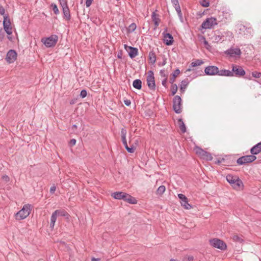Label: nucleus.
I'll list each match as a JSON object with an SVG mask.
<instances>
[{
  "label": "nucleus",
  "mask_w": 261,
  "mask_h": 261,
  "mask_svg": "<svg viewBox=\"0 0 261 261\" xmlns=\"http://www.w3.org/2000/svg\"><path fill=\"white\" fill-rule=\"evenodd\" d=\"M227 181L231 185L233 189L239 190L243 187L242 180L236 175L228 174L226 176Z\"/></svg>",
  "instance_id": "1"
},
{
  "label": "nucleus",
  "mask_w": 261,
  "mask_h": 261,
  "mask_svg": "<svg viewBox=\"0 0 261 261\" xmlns=\"http://www.w3.org/2000/svg\"><path fill=\"white\" fill-rule=\"evenodd\" d=\"M32 208V206L31 204L24 205L23 207L15 214L16 220H21L26 218L30 214Z\"/></svg>",
  "instance_id": "2"
},
{
  "label": "nucleus",
  "mask_w": 261,
  "mask_h": 261,
  "mask_svg": "<svg viewBox=\"0 0 261 261\" xmlns=\"http://www.w3.org/2000/svg\"><path fill=\"white\" fill-rule=\"evenodd\" d=\"M58 41V36L57 35H51L48 37H44L41 39V42L46 47H51L56 45Z\"/></svg>",
  "instance_id": "3"
},
{
  "label": "nucleus",
  "mask_w": 261,
  "mask_h": 261,
  "mask_svg": "<svg viewBox=\"0 0 261 261\" xmlns=\"http://www.w3.org/2000/svg\"><path fill=\"white\" fill-rule=\"evenodd\" d=\"M217 24V21L215 17H210L206 19L201 24V28L204 29H211Z\"/></svg>",
  "instance_id": "4"
},
{
  "label": "nucleus",
  "mask_w": 261,
  "mask_h": 261,
  "mask_svg": "<svg viewBox=\"0 0 261 261\" xmlns=\"http://www.w3.org/2000/svg\"><path fill=\"white\" fill-rule=\"evenodd\" d=\"M256 159V157L255 155H253L252 154L247 155L239 158L237 160V163L238 165H242L252 163Z\"/></svg>",
  "instance_id": "5"
},
{
  "label": "nucleus",
  "mask_w": 261,
  "mask_h": 261,
  "mask_svg": "<svg viewBox=\"0 0 261 261\" xmlns=\"http://www.w3.org/2000/svg\"><path fill=\"white\" fill-rule=\"evenodd\" d=\"M210 245L216 248L224 250L226 249V244L222 240L218 239H213L210 240Z\"/></svg>",
  "instance_id": "6"
},
{
  "label": "nucleus",
  "mask_w": 261,
  "mask_h": 261,
  "mask_svg": "<svg viewBox=\"0 0 261 261\" xmlns=\"http://www.w3.org/2000/svg\"><path fill=\"white\" fill-rule=\"evenodd\" d=\"M173 108L175 112L179 114L181 112V99L179 96L176 95L173 98Z\"/></svg>",
  "instance_id": "7"
},
{
  "label": "nucleus",
  "mask_w": 261,
  "mask_h": 261,
  "mask_svg": "<svg viewBox=\"0 0 261 261\" xmlns=\"http://www.w3.org/2000/svg\"><path fill=\"white\" fill-rule=\"evenodd\" d=\"M126 130L125 128H122L121 130L122 141L127 151L128 152L133 153L135 151V148L133 147H129L128 146H127V141L126 139Z\"/></svg>",
  "instance_id": "8"
},
{
  "label": "nucleus",
  "mask_w": 261,
  "mask_h": 261,
  "mask_svg": "<svg viewBox=\"0 0 261 261\" xmlns=\"http://www.w3.org/2000/svg\"><path fill=\"white\" fill-rule=\"evenodd\" d=\"M147 84L150 89H155V84L154 81V77L152 71H149L146 79Z\"/></svg>",
  "instance_id": "9"
},
{
  "label": "nucleus",
  "mask_w": 261,
  "mask_h": 261,
  "mask_svg": "<svg viewBox=\"0 0 261 261\" xmlns=\"http://www.w3.org/2000/svg\"><path fill=\"white\" fill-rule=\"evenodd\" d=\"M124 49L128 52L130 58L133 59L136 57L138 54V50L136 47L128 46L126 44L124 45Z\"/></svg>",
  "instance_id": "10"
},
{
  "label": "nucleus",
  "mask_w": 261,
  "mask_h": 261,
  "mask_svg": "<svg viewBox=\"0 0 261 261\" xmlns=\"http://www.w3.org/2000/svg\"><path fill=\"white\" fill-rule=\"evenodd\" d=\"M178 197L180 200V203L182 206L187 210H190L192 206L188 203V199L185 195L182 194H178Z\"/></svg>",
  "instance_id": "11"
},
{
  "label": "nucleus",
  "mask_w": 261,
  "mask_h": 261,
  "mask_svg": "<svg viewBox=\"0 0 261 261\" xmlns=\"http://www.w3.org/2000/svg\"><path fill=\"white\" fill-rule=\"evenodd\" d=\"M232 72L236 76H241L245 74V71L241 66L237 65H232Z\"/></svg>",
  "instance_id": "12"
},
{
  "label": "nucleus",
  "mask_w": 261,
  "mask_h": 261,
  "mask_svg": "<svg viewBox=\"0 0 261 261\" xmlns=\"http://www.w3.org/2000/svg\"><path fill=\"white\" fill-rule=\"evenodd\" d=\"M218 68L215 66H208L204 69L205 73L208 75H218Z\"/></svg>",
  "instance_id": "13"
},
{
  "label": "nucleus",
  "mask_w": 261,
  "mask_h": 261,
  "mask_svg": "<svg viewBox=\"0 0 261 261\" xmlns=\"http://www.w3.org/2000/svg\"><path fill=\"white\" fill-rule=\"evenodd\" d=\"M17 58V53L14 50H10L7 54L6 60L9 63H13Z\"/></svg>",
  "instance_id": "14"
},
{
  "label": "nucleus",
  "mask_w": 261,
  "mask_h": 261,
  "mask_svg": "<svg viewBox=\"0 0 261 261\" xmlns=\"http://www.w3.org/2000/svg\"><path fill=\"white\" fill-rule=\"evenodd\" d=\"M225 54L231 57L240 56L241 54V50L238 48H230L225 51Z\"/></svg>",
  "instance_id": "15"
},
{
  "label": "nucleus",
  "mask_w": 261,
  "mask_h": 261,
  "mask_svg": "<svg viewBox=\"0 0 261 261\" xmlns=\"http://www.w3.org/2000/svg\"><path fill=\"white\" fill-rule=\"evenodd\" d=\"M4 28L7 34L10 35L12 34V28L10 27V22L9 19L7 20L8 16H4Z\"/></svg>",
  "instance_id": "16"
},
{
  "label": "nucleus",
  "mask_w": 261,
  "mask_h": 261,
  "mask_svg": "<svg viewBox=\"0 0 261 261\" xmlns=\"http://www.w3.org/2000/svg\"><path fill=\"white\" fill-rule=\"evenodd\" d=\"M164 35V41L167 45H171L173 42V38L169 33H163Z\"/></svg>",
  "instance_id": "17"
},
{
  "label": "nucleus",
  "mask_w": 261,
  "mask_h": 261,
  "mask_svg": "<svg viewBox=\"0 0 261 261\" xmlns=\"http://www.w3.org/2000/svg\"><path fill=\"white\" fill-rule=\"evenodd\" d=\"M261 152V142L253 146L250 149V152L253 155H256Z\"/></svg>",
  "instance_id": "18"
},
{
  "label": "nucleus",
  "mask_w": 261,
  "mask_h": 261,
  "mask_svg": "<svg viewBox=\"0 0 261 261\" xmlns=\"http://www.w3.org/2000/svg\"><path fill=\"white\" fill-rule=\"evenodd\" d=\"M218 75L220 76H233V72L229 70L222 69L219 70L218 69Z\"/></svg>",
  "instance_id": "19"
},
{
  "label": "nucleus",
  "mask_w": 261,
  "mask_h": 261,
  "mask_svg": "<svg viewBox=\"0 0 261 261\" xmlns=\"http://www.w3.org/2000/svg\"><path fill=\"white\" fill-rule=\"evenodd\" d=\"M151 18L154 22L155 28H157L161 21V19L159 18V15L157 14L155 12H153L151 15Z\"/></svg>",
  "instance_id": "20"
},
{
  "label": "nucleus",
  "mask_w": 261,
  "mask_h": 261,
  "mask_svg": "<svg viewBox=\"0 0 261 261\" xmlns=\"http://www.w3.org/2000/svg\"><path fill=\"white\" fill-rule=\"evenodd\" d=\"M126 193L123 192H116L112 194V196L116 199H124Z\"/></svg>",
  "instance_id": "21"
},
{
  "label": "nucleus",
  "mask_w": 261,
  "mask_h": 261,
  "mask_svg": "<svg viewBox=\"0 0 261 261\" xmlns=\"http://www.w3.org/2000/svg\"><path fill=\"white\" fill-rule=\"evenodd\" d=\"M64 17L67 20H69L71 18L70 11L68 6L62 7Z\"/></svg>",
  "instance_id": "22"
},
{
  "label": "nucleus",
  "mask_w": 261,
  "mask_h": 261,
  "mask_svg": "<svg viewBox=\"0 0 261 261\" xmlns=\"http://www.w3.org/2000/svg\"><path fill=\"white\" fill-rule=\"evenodd\" d=\"M123 200L128 202L130 204H136L137 202V200L133 197L128 194H126L125 198Z\"/></svg>",
  "instance_id": "23"
},
{
  "label": "nucleus",
  "mask_w": 261,
  "mask_h": 261,
  "mask_svg": "<svg viewBox=\"0 0 261 261\" xmlns=\"http://www.w3.org/2000/svg\"><path fill=\"white\" fill-rule=\"evenodd\" d=\"M199 156L201 158L206 160H211L212 158L210 153H208V152L203 150H202Z\"/></svg>",
  "instance_id": "24"
},
{
  "label": "nucleus",
  "mask_w": 261,
  "mask_h": 261,
  "mask_svg": "<svg viewBox=\"0 0 261 261\" xmlns=\"http://www.w3.org/2000/svg\"><path fill=\"white\" fill-rule=\"evenodd\" d=\"M149 60L152 64H154L156 62V55L153 51H150L148 55Z\"/></svg>",
  "instance_id": "25"
},
{
  "label": "nucleus",
  "mask_w": 261,
  "mask_h": 261,
  "mask_svg": "<svg viewBox=\"0 0 261 261\" xmlns=\"http://www.w3.org/2000/svg\"><path fill=\"white\" fill-rule=\"evenodd\" d=\"M178 124L182 133H185L186 132V127L184 121L181 119H178Z\"/></svg>",
  "instance_id": "26"
},
{
  "label": "nucleus",
  "mask_w": 261,
  "mask_h": 261,
  "mask_svg": "<svg viewBox=\"0 0 261 261\" xmlns=\"http://www.w3.org/2000/svg\"><path fill=\"white\" fill-rule=\"evenodd\" d=\"M133 87L137 89H141L142 87V82L140 80H135L133 83Z\"/></svg>",
  "instance_id": "27"
},
{
  "label": "nucleus",
  "mask_w": 261,
  "mask_h": 261,
  "mask_svg": "<svg viewBox=\"0 0 261 261\" xmlns=\"http://www.w3.org/2000/svg\"><path fill=\"white\" fill-rule=\"evenodd\" d=\"M179 73L180 70L178 69H176L172 73V77L170 79V83L173 84L175 81V78L178 75Z\"/></svg>",
  "instance_id": "28"
},
{
  "label": "nucleus",
  "mask_w": 261,
  "mask_h": 261,
  "mask_svg": "<svg viewBox=\"0 0 261 261\" xmlns=\"http://www.w3.org/2000/svg\"><path fill=\"white\" fill-rule=\"evenodd\" d=\"M57 215L55 213V212L52 214L51 218H50V227L54 228L55 222L57 220Z\"/></svg>",
  "instance_id": "29"
},
{
  "label": "nucleus",
  "mask_w": 261,
  "mask_h": 261,
  "mask_svg": "<svg viewBox=\"0 0 261 261\" xmlns=\"http://www.w3.org/2000/svg\"><path fill=\"white\" fill-rule=\"evenodd\" d=\"M55 213L57 215V216H64V217H68V214L63 210H57L55 211Z\"/></svg>",
  "instance_id": "30"
},
{
  "label": "nucleus",
  "mask_w": 261,
  "mask_h": 261,
  "mask_svg": "<svg viewBox=\"0 0 261 261\" xmlns=\"http://www.w3.org/2000/svg\"><path fill=\"white\" fill-rule=\"evenodd\" d=\"M203 63V62L201 60H196L195 61L192 62L190 65L191 67H194L197 66H199Z\"/></svg>",
  "instance_id": "31"
},
{
  "label": "nucleus",
  "mask_w": 261,
  "mask_h": 261,
  "mask_svg": "<svg viewBox=\"0 0 261 261\" xmlns=\"http://www.w3.org/2000/svg\"><path fill=\"white\" fill-rule=\"evenodd\" d=\"M165 190L166 188L164 186H161L158 188L156 193L159 195H162L164 193Z\"/></svg>",
  "instance_id": "32"
},
{
  "label": "nucleus",
  "mask_w": 261,
  "mask_h": 261,
  "mask_svg": "<svg viewBox=\"0 0 261 261\" xmlns=\"http://www.w3.org/2000/svg\"><path fill=\"white\" fill-rule=\"evenodd\" d=\"M188 85V83L186 81H182L180 86V90L182 92L185 91V89Z\"/></svg>",
  "instance_id": "33"
},
{
  "label": "nucleus",
  "mask_w": 261,
  "mask_h": 261,
  "mask_svg": "<svg viewBox=\"0 0 261 261\" xmlns=\"http://www.w3.org/2000/svg\"><path fill=\"white\" fill-rule=\"evenodd\" d=\"M177 86L176 84H172L171 87V90L172 95H174L177 91Z\"/></svg>",
  "instance_id": "34"
},
{
  "label": "nucleus",
  "mask_w": 261,
  "mask_h": 261,
  "mask_svg": "<svg viewBox=\"0 0 261 261\" xmlns=\"http://www.w3.org/2000/svg\"><path fill=\"white\" fill-rule=\"evenodd\" d=\"M136 24L134 23H133L129 25L128 28V31L129 32H133L136 30Z\"/></svg>",
  "instance_id": "35"
},
{
  "label": "nucleus",
  "mask_w": 261,
  "mask_h": 261,
  "mask_svg": "<svg viewBox=\"0 0 261 261\" xmlns=\"http://www.w3.org/2000/svg\"><path fill=\"white\" fill-rule=\"evenodd\" d=\"M200 4L204 7H207L210 5V3L207 0H202L200 2Z\"/></svg>",
  "instance_id": "36"
},
{
  "label": "nucleus",
  "mask_w": 261,
  "mask_h": 261,
  "mask_svg": "<svg viewBox=\"0 0 261 261\" xmlns=\"http://www.w3.org/2000/svg\"><path fill=\"white\" fill-rule=\"evenodd\" d=\"M173 6H174V8L178 14H181V10L179 3L174 4Z\"/></svg>",
  "instance_id": "37"
},
{
  "label": "nucleus",
  "mask_w": 261,
  "mask_h": 261,
  "mask_svg": "<svg viewBox=\"0 0 261 261\" xmlns=\"http://www.w3.org/2000/svg\"><path fill=\"white\" fill-rule=\"evenodd\" d=\"M232 239L234 241L239 242H241L242 241V239L237 235H234L232 237Z\"/></svg>",
  "instance_id": "38"
},
{
  "label": "nucleus",
  "mask_w": 261,
  "mask_h": 261,
  "mask_svg": "<svg viewBox=\"0 0 261 261\" xmlns=\"http://www.w3.org/2000/svg\"><path fill=\"white\" fill-rule=\"evenodd\" d=\"M51 6L53 7V10L54 13L56 14H58L59 13V10L58 9L57 5L56 4H52Z\"/></svg>",
  "instance_id": "39"
},
{
  "label": "nucleus",
  "mask_w": 261,
  "mask_h": 261,
  "mask_svg": "<svg viewBox=\"0 0 261 261\" xmlns=\"http://www.w3.org/2000/svg\"><path fill=\"white\" fill-rule=\"evenodd\" d=\"M252 74V76L255 78H259L261 76V73L256 71L253 72Z\"/></svg>",
  "instance_id": "40"
},
{
  "label": "nucleus",
  "mask_w": 261,
  "mask_h": 261,
  "mask_svg": "<svg viewBox=\"0 0 261 261\" xmlns=\"http://www.w3.org/2000/svg\"><path fill=\"white\" fill-rule=\"evenodd\" d=\"M194 257L193 256H188L183 258V261H193Z\"/></svg>",
  "instance_id": "41"
},
{
  "label": "nucleus",
  "mask_w": 261,
  "mask_h": 261,
  "mask_svg": "<svg viewBox=\"0 0 261 261\" xmlns=\"http://www.w3.org/2000/svg\"><path fill=\"white\" fill-rule=\"evenodd\" d=\"M80 96L82 98H85L87 96V91L85 90H83L80 93Z\"/></svg>",
  "instance_id": "42"
},
{
  "label": "nucleus",
  "mask_w": 261,
  "mask_h": 261,
  "mask_svg": "<svg viewBox=\"0 0 261 261\" xmlns=\"http://www.w3.org/2000/svg\"><path fill=\"white\" fill-rule=\"evenodd\" d=\"M59 1L62 7L67 6L66 0H59Z\"/></svg>",
  "instance_id": "43"
},
{
  "label": "nucleus",
  "mask_w": 261,
  "mask_h": 261,
  "mask_svg": "<svg viewBox=\"0 0 261 261\" xmlns=\"http://www.w3.org/2000/svg\"><path fill=\"white\" fill-rule=\"evenodd\" d=\"M203 149L200 148L196 147L195 149V151L197 155H199Z\"/></svg>",
  "instance_id": "44"
},
{
  "label": "nucleus",
  "mask_w": 261,
  "mask_h": 261,
  "mask_svg": "<svg viewBox=\"0 0 261 261\" xmlns=\"http://www.w3.org/2000/svg\"><path fill=\"white\" fill-rule=\"evenodd\" d=\"M167 78L165 77L162 82V85L164 86L165 88L167 87Z\"/></svg>",
  "instance_id": "45"
},
{
  "label": "nucleus",
  "mask_w": 261,
  "mask_h": 261,
  "mask_svg": "<svg viewBox=\"0 0 261 261\" xmlns=\"http://www.w3.org/2000/svg\"><path fill=\"white\" fill-rule=\"evenodd\" d=\"M0 14L2 15L6 16L5 14V10L3 7H0Z\"/></svg>",
  "instance_id": "46"
},
{
  "label": "nucleus",
  "mask_w": 261,
  "mask_h": 261,
  "mask_svg": "<svg viewBox=\"0 0 261 261\" xmlns=\"http://www.w3.org/2000/svg\"><path fill=\"white\" fill-rule=\"evenodd\" d=\"M93 0H86V6L87 7H89L92 4Z\"/></svg>",
  "instance_id": "47"
},
{
  "label": "nucleus",
  "mask_w": 261,
  "mask_h": 261,
  "mask_svg": "<svg viewBox=\"0 0 261 261\" xmlns=\"http://www.w3.org/2000/svg\"><path fill=\"white\" fill-rule=\"evenodd\" d=\"M76 143V140L74 139H72L70 140L69 144L71 146H73Z\"/></svg>",
  "instance_id": "48"
},
{
  "label": "nucleus",
  "mask_w": 261,
  "mask_h": 261,
  "mask_svg": "<svg viewBox=\"0 0 261 261\" xmlns=\"http://www.w3.org/2000/svg\"><path fill=\"white\" fill-rule=\"evenodd\" d=\"M56 190V187L55 186H52L50 189V192L51 193H54Z\"/></svg>",
  "instance_id": "49"
},
{
  "label": "nucleus",
  "mask_w": 261,
  "mask_h": 261,
  "mask_svg": "<svg viewBox=\"0 0 261 261\" xmlns=\"http://www.w3.org/2000/svg\"><path fill=\"white\" fill-rule=\"evenodd\" d=\"M2 178H3V180L6 181V182H7V181H8L9 180V177L7 175H4V176H3Z\"/></svg>",
  "instance_id": "50"
},
{
  "label": "nucleus",
  "mask_w": 261,
  "mask_h": 261,
  "mask_svg": "<svg viewBox=\"0 0 261 261\" xmlns=\"http://www.w3.org/2000/svg\"><path fill=\"white\" fill-rule=\"evenodd\" d=\"M160 74L162 76H164L165 78V77H167V76L165 75V73H164V71L163 70H161L160 72Z\"/></svg>",
  "instance_id": "51"
},
{
  "label": "nucleus",
  "mask_w": 261,
  "mask_h": 261,
  "mask_svg": "<svg viewBox=\"0 0 261 261\" xmlns=\"http://www.w3.org/2000/svg\"><path fill=\"white\" fill-rule=\"evenodd\" d=\"M124 102L125 105L128 106L130 105V101L129 100H126L124 101Z\"/></svg>",
  "instance_id": "52"
},
{
  "label": "nucleus",
  "mask_w": 261,
  "mask_h": 261,
  "mask_svg": "<svg viewBox=\"0 0 261 261\" xmlns=\"http://www.w3.org/2000/svg\"><path fill=\"white\" fill-rule=\"evenodd\" d=\"M171 2L173 5L179 3L178 0H171Z\"/></svg>",
  "instance_id": "53"
},
{
  "label": "nucleus",
  "mask_w": 261,
  "mask_h": 261,
  "mask_svg": "<svg viewBox=\"0 0 261 261\" xmlns=\"http://www.w3.org/2000/svg\"><path fill=\"white\" fill-rule=\"evenodd\" d=\"M91 260H92V261H99L100 259L96 258H92Z\"/></svg>",
  "instance_id": "54"
},
{
  "label": "nucleus",
  "mask_w": 261,
  "mask_h": 261,
  "mask_svg": "<svg viewBox=\"0 0 261 261\" xmlns=\"http://www.w3.org/2000/svg\"><path fill=\"white\" fill-rule=\"evenodd\" d=\"M204 44L205 45V46H207H207H209V45H208V42H207V41L204 40Z\"/></svg>",
  "instance_id": "55"
},
{
  "label": "nucleus",
  "mask_w": 261,
  "mask_h": 261,
  "mask_svg": "<svg viewBox=\"0 0 261 261\" xmlns=\"http://www.w3.org/2000/svg\"><path fill=\"white\" fill-rule=\"evenodd\" d=\"M72 127L75 128H76L77 126H76L75 124H74V125L72 126Z\"/></svg>",
  "instance_id": "56"
},
{
  "label": "nucleus",
  "mask_w": 261,
  "mask_h": 261,
  "mask_svg": "<svg viewBox=\"0 0 261 261\" xmlns=\"http://www.w3.org/2000/svg\"><path fill=\"white\" fill-rule=\"evenodd\" d=\"M170 261H178V260L174 259H171Z\"/></svg>",
  "instance_id": "57"
},
{
  "label": "nucleus",
  "mask_w": 261,
  "mask_h": 261,
  "mask_svg": "<svg viewBox=\"0 0 261 261\" xmlns=\"http://www.w3.org/2000/svg\"><path fill=\"white\" fill-rule=\"evenodd\" d=\"M187 70H188V71H190V70H191V69H188Z\"/></svg>",
  "instance_id": "58"
},
{
  "label": "nucleus",
  "mask_w": 261,
  "mask_h": 261,
  "mask_svg": "<svg viewBox=\"0 0 261 261\" xmlns=\"http://www.w3.org/2000/svg\"><path fill=\"white\" fill-rule=\"evenodd\" d=\"M118 58H121L120 55H118Z\"/></svg>",
  "instance_id": "59"
}]
</instances>
